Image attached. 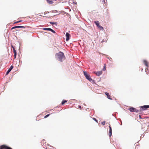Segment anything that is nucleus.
<instances>
[{
	"mask_svg": "<svg viewBox=\"0 0 149 149\" xmlns=\"http://www.w3.org/2000/svg\"><path fill=\"white\" fill-rule=\"evenodd\" d=\"M55 56L56 58L61 62L65 59L64 53L61 52H59L58 53H56Z\"/></svg>",
	"mask_w": 149,
	"mask_h": 149,
	"instance_id": "1",
	"label": "nucleus"
},
{
	"mask_svg": "<svg viewBox=\"0 0 149 149\" xmlns=\"http://www.w3.org/2000/svg\"><path fill=\"white\" fill-rule=\"evenodd\" d=\"M84 74L87 79L91 81L92 80V79L90 75L88 74L86 72H84Z\"/></svg>",
	"mask_w": 149,
	"mask_h": 149,
	"instance_id": "2",
	"label": "nucleus"
},
{
	"mask_svg": "<svg viewBox=\"0 0 149 149\" xmlns=\"http://www.w3.org/2000/svg\"><path fill=\"white\" fill-rule=\"evenodd\" d=\"M128 110L131 112L135 111L136 112H138L139 111L138 110L133 107L129 108Z\"/></svg>",
	"mask_w": 149,
	"mask_h": 149,
	"instance_id": "3",
	"label": "nucleus"
},
{
	"mask_svg": "<svg viewBox=\"0 0 149 149\" xmlns=\"http://www.w3.org/2000/svg\"><path fill=\"white\" fill-rule=\"evenodd\" d=\"M94 73L97 76H99L102 73V71H99L98 72L95 71Z\"/></svg>",
	"mask_w": 149,
	"mask_h": 149,
	"instance_id": "4",
	"label": "nucleus"
},
{
	"mask_svg": "<svg viewBox=\"0 0 149 149\" xmlns=\"http://www.w3.org/2000/svg\"><path fill=\"white\" fill-rule=\"evenodd\" d=\"M43 30H48L52 31L54 33H55V32L52 29L50 28H43Z\"/></svg>",
	"mask_w": 149,
	"mask_h": 149,
	"instance_id": "5",
	"label": "nucleus"
},
{
	"mask_svg": "<svg viewBox=\"0 0 149 149\" xmlns=\"http://www.w3.org/2000/svg\"><path fill=\"white\" fill-rule=\"evenodd\" d=\"M142 109L145 110L149 108V105H145L141 107Z\"/></svg>",
	"mask_w": 149,
	"mask_h": 149,
	"instance_id": "6",
	"label": "nucleus"
},
{
	"mask_svg": "<svg viewBox=\"0 0 149 149\" xmlns=\"http://www.w3.org/2000/svg\"><path fill=\"white\" fill-rule=\"evenodd\" d=\"M109 136H111L112 135V130L111 128V125L110 124L109 125Z\"/></svg>",
	"mask_w": 149,
	"mask_h": 149,
	"instance_id": "7",
	"label": "nucleus"
},
{
	"mask_svg": "<svg viewBox=\"0 0 149 149\" xmlns=\"http://www.w3.org/2000/svg\"><path fill=\"white\" fill-rule=\"evenodd\" d=\"M65 35L66 37V41H68L70 39V34L69 33L67 32Z\"/></svg>",
	"mask_w": 149,
	"mask_h": 149,
	"instance_id": "8",
	"label": "nucleus"
},
{
	"mask_svg": "<svg viewBox=\"0 0 149 149\" xmlns=\"http://www.w3.org/2000/svg\"><path fill=\"white\" fill-rule=\"evenodd\" d=\"M25 27L24 26H15L14 27H13L11 29L12 30L13 29H15L17 28H25Z\"/></svg>",
	"mask_w": 149,
	"mask_h": 149,
	"instance_id": "9",
	"label": "nucleus"
},
{
	"mask_svg": "<svg viewBox=\"0 0 149 149\" xmlns=\"http://www.w3.org/2000/svg\"><path fill=\"white\" fill-rule=\"evenodd\" d=\"M13 65L11 66L10 68L6 72V74L8 75L9 72L11 70L13 69Z\"/></svg>",
	"mask_w": 149,
	"mask_h": 149,
	"instance_id": "10",
	"label": "nucleus"
},
{
	"mask_svg": "<svg viewBox=\"0 0 149 149\" xmlns=\"http://www.w3.org/2000/svg\"><path fill=\"white\" fill-rule=\"evenodd\" d=\"M105 94L107 95V98L110 100H112V99L111 97V96L107 92L105 93Z\"/></svg>",
	"mask_w": 149,
	"mask_h": 149,
	"instance_id": "11",
	"label": "nucleus"
},
{
	"mask_svg": "<svg viewBox=\"0 0 149 149\" xmlns=\"http://www.w3.org/2000/svg\"><path fill=\"white\" fill-rule=\"evenodd\" d=\"M143 62L144 64L147 67H148V62L145 60H144L143 61Z\"/></svg>",
	"mask_w": 149,
	"mask_h": 149,
	"instance_id": "12",
	"label": "nucleus"
},
{
	"mask_svg": "<svg viewBox=\"0 0 149 149\" xmlns=\"http://www.w3.org/2000/svg\"><path fill=\"white\" fill-rule=\"evenodd\" d=\"M46 1L47 3L49 4H52L54 3L53 1L52 0H46Z\"/></svg>",
	"mask_w": 149,
	"mask_h": 149,
	"instance_id": "13",
	"label": "nucleus"
},
{
	"mask_svg": "<svg viewBox=\"0 0 149 149\" xmlns=\"http://www.w3.org/2000/svg\"><path fill=\"white\" fill-rule=\"evenodd\" d=\"M94 23L97 25V26L98 27L100 25H99V21H95L94 22Z\"/></svg>",
	"mask_w": 149,
	"mask_h": 149,
	"instance_id": "14",
	"label": "nucleus"
},
{
	"mask_svg": "<svg viewBox=\"0 0 149 149\" xmlns=\"http://www.w3.org/2000/svg\"><path fill=\"white\" fill-rule=\"evenodd\" d=\"M6 146H7L5 145H2L0 147V149H3V148L6 149Z\"/></svg>",
	"mask_w": 149,
	"mask_h": 149,
	"instance_id": "15",
	"label": "nucleus"
},
{
	"mask_svg": "<svg viewBox=\"0 0 149 149\" xmlns=\"http://www.w3.org/2000/svg\"><path fill=\"white\" fill-rule=\"evenodd\" d=\"M67 102V101L66 100H63L61 102V104L63 105L64 103Z\"/></svg>",
	"mask_w": 149,
	"mask_h": 149,
	"instance_id": "16",
	"label": "nucleus"
},
{
	"mask_svg": "<svg viewBox=\"0 0 149 149\" xmlns=\"http://www.w3.org/2000/svg\"><path fill=\"white\" fill-rule=\"evenodd\" d=\"M102 70L103 71H105L106 70V65L105 64H104V68Z\"/></svg>",
	"mask_w": 149,
	"mask_h": 149,
	"instance_id": "17",
	"label": "nucleus"
},
{
	"mask_svg": "<svg viewBox=\"0 0 149 149\" xmlns=\"http://www.w3.org/2000/svg\"><path fill=\"white\" fill-rule=\"evenodd\" d=\"M98 28H100L101 30H104V28H103V27L102 26H100L98 27Z\"/></svg>",
	"mask_w": 149,
	"mask_h": 149,
	"instance_id": "18",
	"label": "nucleus"
},
{
	"mask_svg": "<svg viewBox=\"0 0 149 149\" xmlns=\"http://www.w3.org/2000/svg\"><path fill=\"white\" fill-rule=\"evenodd\" d=\"M50 115V114H48L47 115H46L45 116L44 118H47V117H48Z\"/></svg>",
	"mask_w": 149,
	"mask_h": 149,
	"instance_id": "19",
	"label": "nucleus"
},
{
	"mask_svg": "<svg viewBox=\"0 0 149 149\" xmlns=\"http://www.w3.org/2000/svg\"><path fill=\"white\" fill-rule=\"evenodd\" d=\"M105 123H106V122L105 121H104L102 122L101 123V124L102 125H104L105 124Z\"/></svg>",
	"mask_w": 149,
	"mask_h": 149,
	"instance_id": "20",
	"label": "nucleus"
},
{
	"mask_svg": "<svg viewBox=\"0 0 149 149\" xmlns=\"http://www.w3.org/2000/svg\"><path fill=\"white\" fill-rule=\"evenodd\" d=\"M50 24H56L57 23L56 22L54 23V22H50Z\"/></svg>",
	"mask_w": 149,
	"mask_h": 149,
	"instance_id": "21",
	"label": "nucleus"
},
{
	"mask_svg": "<svg viewBox=\"0 0 149 149\" xmlns=\"http://www.w3.org/2000/svg\"><path fill=\"white\" fill-rule=\"evenodd\" d=\"M22 21H17V22H15L14 23V24H16V23H19L21 22H22Z\"/></svg>",
	"mask_w": 149,
	"mask_h": 149,
	"instance_id": "22",
	"label": "nucleus"
},
{
	"mask_svg": "<svg viewBox=\"0 0 149 149\" xmlns=\"http://www.w3.org/2000/svg\"><path fill=\"white\" fill-rule=\"evenodd\" d=\"M93 120H94L96 122H97V123H98V121L97 120H96V119L95 118H93Z\"/></svg>",
	"mask_w": 149,
	"mask_h": 149,
	"instance_id": "23",
	"label": "nucleus"
},
{
	"mask_svg": "<svg viewBox=\"0 0 149 149\" xmlns=\"http://www.w3.org/2000/svg\"><path fill=\"white\" fill-rule=\"evenodd\" d=\"M6 149H12L10 147H8V146H6Z\"/></svg>",
	"mask_w": 149,
	"mask_h": 149,
	"instance_id": "24",
	"label": "nucleus"
},
{
	"mask_svg": "<svg viewBox=\"0 0 149 149\" xmlns=\"http://www.w3.org/2000/svg\"><path fill=\"white\" fill-rule=\"evenodd\" d=\"M17 55V53H15L14 55V58H15Z\"/></svg>",
	"mask_w": 149,
	"mask_h": 149,
	"instance_id": "25",
	"label": "nucleus"
},
{
	"mask_svg": "<svg viewBox=\"0 0 149 149\" xmlns=\"http://www.w3.org/2000/svg\"><path fill=\"white\" fill-rule=\"evenodd\" d=\"M13 52H14V54L17 53V52L15 49H14Z\"/></svg>",
	"mask_w": 149,
	"mask_h": 149,
	"instance_id": "26",
	"label": "nucleus"
},
{
	"mask_svg": "<svg viewBox=\"0 0 149 149\" xmlns=\"http://www.w3.org/2000/svg\"><path fill=\"white\" fill-rule=\"evenodd\" d=\"M78 107H79V108H80V109H81V106H80V105H79V106H78Z\"/></svg>",
	"mask_w": 149,
	"mask_h": 149,
	"instance_id": "27",
	"label": "nucleus"
},
{
	"mask_svg": "<svg viewBox=\"0 0 149 149\" xmlns=\"http://www.w3.org/2000/svg\"><path fill=\"white\" fill-rule=\"evenodd\" d=\"M11 47H12L13 49V50H14V49H15L14 47L12 45L11 46Z\"/></svg>",
	"mask_w": 149,
	"mask_h": 149,
	"instance_id": "28",
	"label": "nucleus"
},
{
	"mask_svg": "<svg viewBox=\"0 0 149 149\" xmlns=\"http://www.w3.org/2000/svg\"><path fill=\"white\" fill-rule=\"evenodd\" d=\"M139 118H141V116L140 115H139Z\"/></svg>",
	"mask_w": 149,
	"mask_h": 149,
	"instance_id": "29",
	"label": "nucleus"
},
{
	"mask_svg": "<svg viewBox=\"0 0 149 149\" xmlns=\"http://www.w3.org/2000/svg\"><path fill=\"white\" fill-rule=\"evenodd\" d=\"M44 14H46V13H45H45H44Z\"/></svg>",
	"mask_w": 149,
	"mask_h": 149,
	"instance_id": "30",
	"label": "nucleus"
}]
</instances>
